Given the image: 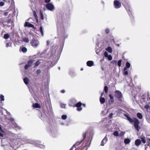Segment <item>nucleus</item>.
Segmentation results:
<instances>
[{
	"instance_id": "nucleus-24",
	"label": "nucleus",
	"mask_w": 150,
	"mask_h": 150,
	"mask_svg": "<svg viewBox=\"0 0 150 150\" xmlns=\"http://www.w3.org/2000/svg\"><path fill=\"white\" fill-rule=\"evenodd\" d=\"M10 35L8 34H5L4 35V38L5 39H7L10 37Z\"/></svg>"
},
{
	"instance_id": "nucleus-43",
	"label": "nucleus",
	"mask_w": 150,
	"mask_h": 150,
	"mask_svg": "<svg viewBox=\"0 0 150 150\" xmlns=\"http://www.w3.org/2000/svg\"><path fill=\"white\" fill-rule=\"evenodd\" d=\"M23 41L25 42H28V38H24L23 39Z\"/></svg>"
},
{
	"instance_id": "nucleus-28",
	"label": "nucleus",
	"mask_w": 150,
	"mask_h": 150,
	"mask_svg": "<svg viewBox=\"0 0 150 150\" xmlns=\"http://www.w3.org/2000/svg\"><path fill=\"white\" fill-rule=\"evenodd\" d=\"M29 27H31L34 29H35V27H34L33 25L29 23Z\"/></svg>"
},
{
	"instance_id": "nucleus-20",
	"label": "nucleus",
	"mask_w": 150,
	"mask_h": 150,
	"mask_svg": "<svg viewBox=\"0 0 150 150\" xmlns=\"http://www.w3.org/2000/svg\"><path fill=\"white\" fill-rule=\"evenodd\" d=\"M124 73L125 75H127L128 74V72L127 71V69L126 67L124 68Z\"/></svg>"
},
{
	"instance_id": "nucleus-64",
	"label": "nucleus",
	"mask_w": 150,
	"mask_h": 150,
	"mask_svg": "<svg viewBox=\"0 0 150 150\" xmlns=\"http://www.w3.org/2000/svg\"><path fill=\"white\" fill-rule=\"evenodd\" d=\"M111 102H113V100L112 99H111Z\"/></svg>"
},
{
	"instance_id": "nucleus-60",
	"label": "nucleus",
	"mask_w": 150,
	"mask_h": 150,
	"mask_svg": "<svg viewBox=\"0 0 150 150\" xmlns=\"http://www.w3.org/2000/svg\"><path fill=\"white\" fill-rule=\"evenodd\" d=\"M61 92L62 93H64L65 92V91L64 90H62L61 91Z\"/></svg>"
},
{
	"instance_id": "nucleus-26",
	"label": "nucleus",
	"mask_w": 150,
	"mask_h": 150,
	"mask_svg": "<svg viewBox=\"0 0 150 150\" xmlns=\"http://www.w3.org/2000/svg\"><path fill=\"white\" fill-rule=\"evenodd\" d=\"M33 14L35 19L37 20L38 18V16L35 11H34L33 12Z\"/></svg>"
},
{
	"instance_id": "nucleus-51",
	"label": "nucleus",
	"mask_w": 150,
	"mask_h": 150,
	"mask_svg": "<svg viewBox=\"0 0 150 150\" xmlns=\"http://www.w3.org/2000/svg\"><path fill=\"white\" fill-rule=\"evenodd\" d=\"M112 115H113V114L112 113H111V114H110L109 116V117L110 118H112Z\"/></svg>"
},
{
	"instance_id": "nucleus-46",
	"label": "nucleus",
	"mask_w": 150,
	"mask_h": 150,
	"mask_svg": "<svg viewBox=\"0 0 150 150\" xmlns=\"http://www.w3.org/2000/svg\"><path fill=\"white\" fill-rule=\"evenodd\" d=\"M4 4V3L3 2H0V6H3Z\"/></svg>"
},
{
	"instance_id": "nucleus-4",
	"label": "nucleus",
	"mask_w": 150,
	"mask_h": 150,
	"mask_svg": "<svg viewBox=\"0 0 150 150\" xmlns=\"http://www.w3.org/2000/svg\"><path fill=\"white\" fill-rule=\"evenodd\" d=\"M46 7L47 9L51 11L54 9V7L53 4L51 3L47 4L46 5Z\"/></svg>"
},
{
	"instance_id": "nucleus-35",
	"label": "nucleus",
	"mask_w": 150,
	"mask_h": 150,
	"mask_svg": "<svg viewBox=\"0 0 150 150\" xmlns=\"http://www.w3.org/2000/svg\"><path fill=\"white\" fill-rule=\"evenodd\" d=\"M108 112V111H106V110H103L102 111V114L103 115H105Z\"/></svg>"
},
{
	"instance_id": "nucleus-31",
	"label": "nucleus",
	"mask_w": 150,
	"mask_h": 150,
	"mask_svg": "<svg viewBox=\"0 0 150 150\" xmlns=\"http://www.w3.org/2000/svg\"><path fill=\"white\" fill-rule=\"evenodd\" d=\"M113 134L115 136H119V134L117 131H115L113 133Z\"/></svg>"
},
{
	"instance_id": "nucleus-22",
	"label": "nucleus",
	"mask_w": 150,
	"mask_h": 150,
	"mask_svg": "<svg viewBox=\"0 0 150 150\" xmlns=\"http://www.w3.org/2000/svg\"><path fill=\"white\" fill-rule=\"evenodd\" d=\"M141 139L142 141L144 144H145L146 143V141L145 140V137H142L141 138Z\"/></svg>"
},
{
	"instance_id": "nucleus-56",
	"label": "nucleus",
	"mask_w": 150,
	"mask_h": 150,
	"mask_svg": "<svg viewBox=\"0 0 150 150\" xmlns=\"http://www.w3.org/2000/svg\"><path fill=\"white\" fill-rule=\"evenodd\" d=\"M109 97L110 99H113V97L111 95H109Z\"/></svg>"
},
{
	"instance_id": "nucleus-12",
	"label": "nucleus",
	"mask_w": 150,
	"mask_h": 150,
	"mask_svg": "<svg viewBox=\"0 0 150 150\" xmlns=\"http://www.w3.org/2000/svg\"><path fill=\"white\" fill-rule=\"evenodd\" d=\"M21 50L22 52L24 53L26 52L27 51V49L25 47H21L20 48V50Z\"/></svg>"
},
{
	"instance_id": "nucleus-62",
	"label": "nucleus",
	"mask_w": 150,
	"mask_h": 150,
	"mask_svg": "<svg viewBox=\"0 0 150 150\" xmlns=\"http://www.w3.org/2000/svg\"><path fill=\"white\" fill-rule=\"evenodd\" d=\"M6 21H2V22H1V23L3 24L5 23H6Z\"/></svg>"
},
{
	"instance_id": "nucleus-7",
	"label": "nucleus",
	"mask_w": 150,
	"mask_h": 150,
	"mask_svg": "<svg viewBox=\"0 0 150 150\" xmlns=\"http://www.w3.org/2000/svg\"><path fill=\"white\" fill-rule=\"evenodd\" d=\"M116 96L118 98L120 99L122 97V94L121 92L118 91H116L115 92Z\"/></svg>"
},
{
	"instance_id": "nucleus-34",
	"label": "nucleus",
	"mask_w": 150,
	"mask_h": 150,
	"mask_svg": "<svg viewBox=\"0 0 150 150\" xmlns=\"http://www.w3.org/2000/svg\"><path fill=\"white\" fill-rule=\"evenodd\" d=\"M121 62H122L121 60H119L118 62V65L119 67H120L121 66Z\"/></svg>"
},
{
	"instance_id": "nucleus-55",
	"label": "nucleus",
	"mask_w": 150,
	"mask_h": 150,
	"mask_svg": "<svg viewBox=\"0 0 150 150\" xmlns=\"http://www.w3.org/2000/svg\"><path fill=\"white\" fill-rule=\"evenodd\" d=\"M8 12H5L4 13V15L5 16H6L8 15Z\"/></svg>"
},
{
	"instance_id": "nucleus-19",
	"label": "nucleus",
	"mask_w": 150,
	"mask_h": 150,
	"mask_svg": "<svg viewBox=\"0 0 150 150\" xmlns=\"http://www.w3.org/2000/svg\"><path fill=\"white\" fill-rule=\"evenodd\" d=\"M127 120L131 123L133 122L134 119H132L131 117L128 116L127 117Z\"/></svg>"
},
{
	"instance_id": "nucleus-27",
	"label": "nucleus",
	"mask_w": 150,
	"mask_h": 150,
	"mask_svg": "<svg viewBox=\"0 0 150 150\" xmlns=\"http://www.w3.org/2000/svg\"><path fill=\"white\" fill-rule=\"evenodd\" d=\"M40 32L42 36H43L44 35V33H43V31L42 28V26H40Z\"/></svg>"
},
{
	"instance_id": "nucleus-8",
	"label": "nucleus",
	"mask_w": 150,
	"mask_h": 150,
	"mask_svg": "<svg viewBox=\"0 0 150 150\" xmlns=\"http://www.w3.org/2000/svg\"><path fill=\"white\" fill-rule=\"evenodd\" d=\"M104 55L105 57H107L109 60H111L112 59V57L111 55H108V53L106 51L104 53Z\"/></svg>"
},
{
	"instance_id": "nucleus-5",
	"label": "nucleus",
	"mask_w": 150,
	"mask_h": 150,
	"mask_svg": "<svg viewBox=\"0 0 150 150\" xmlns=\"http://www.w3.org/2000/svg\"><path fill=\"white\" fill-rule=\"evenodd\" d=\"M121 4L120 2L117 0H115L114 2V6L116 8H120Z\"/></svg>"
},
{
	"instance_id": "nucleus-45",
	"label": "nucleus",
	"mask_w": 150,
	"mask_h": 150,
	"mask_svg": "<svg viewBox=\"0 0 150 150\" xmlns=\"http://www.w3.org/2000/svg\"><path fill=\"white\" fill-rule=\"evenodd\" d=\"M1 132H0V138H2L3 137H4V135L3 134H2Z\"/></svg>"
},
{
	"instance_id": "nucleus-15",
	"label": "nucleus",
	"mask_w": 150,
	"mask_h": 150,
	"mask_svg": "<svg viewBox=\"0 0 150 150\" xmlns=\"http://www.w3.org/2000/svg\"><path fill=\"white\" fill-rule=\"evenodd\" d=\"M24 83L27 85L28 84V78L26 77L23 79Z\"/></svg>"
},
{
	"instance_id": "nucleus-21",
	"label": "nucleus",
	"mask_w": 150,
	"mask_h": 150,
	"mask_svg": "<svg viewBox=\"0 0 150 150\" xmlns=\"http://www.w3.org/2000/svg\"><path fill=\"white\" fill-rule=\"evenodd\" d=\"M125 65V67L127 69V68H129L130 67V64L129 62H127L126 63Z\"/></svg>"
},
{
	"instance_id": "nucleus-3",
	"label": "nucleus",
	"mask_w": 150,
	"mask_h": 150,
	"mask_svg": "<svg viewBox=\"0 0 150 150\" xmlns=\"http://www.w3.org/2000/svg\"><path fill=\"white\" fill-rule=\"evenodd\" d=\"M134 127L137 130L139 131L140 129L139 126V122L138 120L136 118H134Z\"/></svg>"
},
{
	"instance_id": "nucleus-36",
	"label": "nucleus",
	"mask_w": 150,
	"mask_h": 150,
	"mask_svg": "<svg viewBox=\"0 0 150 150\" xmlns=\"http://www.w3.org/2000/svg\"><path fill=\"white\" fill-rule=\"evenodd\" d=\"M0 98L1 99V101H4V96L3 95H1L0 96Z\"/></svg>"
},
{
	"instance_id": "nucleus-59",
	"label": "nucleus",
	"mask_w": 150,
	"mask_h": 150,
	"mask_svg": "<svg viewBox=\"0 0 150 150\" xmlns=\"http://www.w3.org/2000/svg\"><path fill=\"white\" fill-rule=\"evenodd\" d=\"M3 1H4L6 2L8 1L9 3L10 2V1L9 0H3Z\"/></svg>"
},
{
	"instance_id": "nucleus-29",
	"label": "nucleus",
	"mask_w": 150,
	"mask_h": 150,
	"mask_svg": "<svg viewBox=\"0 0 150 150\" xmlns=\"http://www.w3.org/2000/svg\"><path fill=\"white\" fill-rule=\"evenodd\" d=\"M67 117V116L66 115H63L62 116V118L63 120H66Z\"/></svg>"
},
{
	"instance_id": "nucleus-32",
	"label": "nucleus",
	"mask_w": 150,
	"mask_h": 150,
	"mask_svg": "<svg viewBox=\"0 0 150 150\" xmlns=\"http://www.w3.org/2000/svg\"><path fill=\"white\" fill-rule=\"evenodd\" d=\"M104 91H105V92L106 93H107L108 92V87H107V86H105V87H104Z\"/></svg>"
},
{
	"instance_id": "nucleus-13",
	"label": "nucleus",
	"mask_w": 150,
	"mask_h": 150,
	"mask_svg": "<svg viewBox=\"0 0 150 150\" xmlns=\"http://www.w3.org/2000/svg\"><path fill=\"white\" fill-rule=\"evenodd\" d=\"M130 142V140L128 138L125 139L124 140V142L125 144H128Z\"/></svg>"
},
{
	"instance_id": "nucleus-47",
	"label": "nucleus",
	"mask_w": 150,
	"mask_h": 150,
	"mask_svg": "<svg viewBox=\"0 0 150 150\" xmlns=\"http://www.w3.org/2000/svg\"><path fill=\"white\" fill-rule=\"evenodd\" d=\"M33 60H30L29 61V63H28V64H29V66L30 65V64H32V63H33Z\"/></svg>"
},
{
	"instance_id": "nucleus-37",
	"label": "nucleus",
	"mask_w": 150,
	"mask_h": 150,
	"mask_svg": "<svg viewBox=\"0 0 150 150\" xmlns=\"http://www.w3.org/2000/svg\"><path fill=\"white\" fill-rule=\"evenodd\" d=\"M11 43L8 42L6 44V46L7 47H8L9 46H11Z\"/></svg>"
},
{
	"instance_id": "nucleus-53",
	"label": "nucleus",
	"mask_w": 150,
	"mask_h": 150,
	"mask_svg": "<svg viewBox=\"0 0 150 150\" xmlns=\"http://www.w3.org/2000/svg\"><path fill=\"white\" fill-rule=\"evenodd\" d=\"M74 147H76L75 144H74L73 146L71 147L70 150H73Z\"/></svg>"
},
{
	"instance_id": "nucleus-25",
	"label": "nucleus",
	"mask_w": 150,
	"mask_h": 150,
	"mask_svg": "<svg viewBox=\"0 0 150 150\" xmlns=\"http://www.w3.org/2000/svg\"><path fill=\"white\" fill-rule=\"evenodd\" d=\"M40 15L41 19L42 20H43L44 18V15L43 13L41 11H40Z\"/></svg>"
},
{
	"instance_id": "nucleus-44",
	"label": "nucleus",
	"mask_w": 150,
	"mask_h": 150,
	"mask_svg": "<svg viewBox=\"0 0 150 150\" xmlns=\"http://www.w3.org/2000/svg\"><path fill=\"white\" fill-rule=\"evenodd\" d=\"M24 25L25 27H28V22L26 21Z\"/></svg>"
},
{
	"instance_id": "nucleus-18",
	"label": "nucleus",
	"mask_w": 150,
	"mask_h": 150,
	"mask_svg": "<svg viewBox=\"0 0 150 150\" xmlns=\"http://www.w3.org/2000/svg\"><path fill=\"white\" fill-rule=\"evenodd\" d=\"M137 116L138 117L139 119H141L143 117V116L142 114L140 113H138L137 114Z\"/></svg>"
},
{
	"instance_id": "nucleus-54",
	"label": "nucleus",
	"mask_w": 150,
	"mask_h": 150,
	"mask_svg": "<svg viewBox=\"0 0 150 150\" xmlns=\"http://www.w3.org/2000/svg\"><path fill=\"white\" fill-rule=\"evenodd\" d=\"M109 31H110L109 30V29H106L105 30V32L107 33H108L109 32Z\"/></svg>"
},
{
	"instance_id": "nucleus-14",
	"label": "nucleus",
	"mask_w": 150,
	"mask_h": 150,
	"mask_svg": "<svg viewBox=\"0 0 150 150\" xmlns=\"http://www.w3.org/2000/svg\"><path fill=\"white\" fill-rule=\"evenodd\" d=\"M33 107L35 108H40V104L38 103H35L33 105Z\"/></svg>"
},
{
	"instance_id": "nucleus-10",
	"label": "nucleus",
	"mask_w": 150,
	"mask_h": 150,
	"mask_svg": "<svg viewBox=\"0 0 150 150\" xmlns=\"http://www.w3.org/2000/svg\"><path fill=\"white\" fill-rule=\"evenodd\" d=\"M141 143V141L139 139H137L135 141V144L136 146H139Z\"/></svg>"
},
{
	"instance_id": "nucleus-52",
	"label": "nucleus",
	"mask_w": 150,
	"mask_h": 150,
	"mask_svg": "<svg viewBox=\"0 0 150 150\" xmlns=\"http://www.w3.org/2000/svg\"><path fill=\"white\" fill-rule=\"evenodd\" d=\"M25 69H28V64H27L25 65Z\"/></svg>"
},
{
	"instance_id": "nucleus-50",
	"label": "nucleus",
	"mask_w": 150,
	"mask_h": 150,
	"mask_svg": "<svg viewBox=\"0 0 150 150\" xmlns=\"http://www.w3.org/2000/svg\"><path fill=\"white\" fill-rule=\"evenodd\" d=\"M86 132H85V133H83V137L84 139L85 138V137H86Z\"/></svg>"
},
{
	"instance_id": "nucleus-57",
	"label": "nucleus",
	"mask_w": 150,
	"mask_h": 150,
	"mask_svg": "<svg viewBox=\"0 0 150 150\" xmlns=\"http://www.w3.org/2000/svg\"><path fill=\"white\" fill-rule=\"evenodd\" d=\"M11 21V19H9L7 21V23L8 24Z\"/></svg>"
},
{
	"instance_id": "nucleus-23",
	"label": "nucleus",
	"mask_w": 150,
	"mask_h": 150,
	"mask_svg": "<svg viewBox=\"0 0 150 150\" xmlns=\"http://www.w3.org/2000/svg\"><path fill=\"white\" fill-rule=\"evenodd\" d=\"M81 105H82V103H81V102H79L77 103H76L75 105V106H76L77 107H81Z\"/></svg>"
},
{
	"instance_id": "nucleus-41",
	"label": "nucleus",
	"mask_w": 150,
	"mask_h": 150,
	"mask_svg": "<svg viewBox=\"0 0 150 150\" xmlns=\"http://www.w3.org/2000/svg\"><path fill=\"white\" fill-rule=\"evenodd\" d=\"M0 132L2 133H4V132L1 128V126L0 125Z\"/></svg>"
},
{
	"instance_id": "nucleus-42",
	"label": "nucleus",
	"mask_w": 150,
	"mask_h": 150,
	"mask_svg": "<svg viewBox=\"0 0 150 150\" xmlns=\"http://www.w3.org/2000/svg\"><path fill=\"white\" fill-rule=\"evenodd\" d=\"M125 134V133L123 132H121L120 133L119 135L120 136H122L123 135Z\"/></svg>"
},
{
	"instance_id": "nucleus-16",
	"label": "nucleus",
	"mask_w": 150,
	"mask_h": 150,
	"mask_svg": "<svg viewBox=\"0 0 150 150\" xmlns=\"http://www.w3.org/2000/svg\"><path fill=\"white\" fill-rule=\"evenodd\" d=\"M106 50L110 53H112V48L110 47H108L106 49Z\"/></svg>"
},
{
	"instance_id": "nucleus-17",
	"label": "nucleus",
	"mask_w": 150,
	"mask_h": 150,
	"mask_svg": "<svg viewBox=\"0 0 150 150\" xmlns=\"http://www.w3.org/2000/svg\"><path fill=\"white\" fill-rule=\"evenodd\" d=\"M100 101L101 104L104 103L105 102V99L103 98L100 97Z\"/></svg>"
},
{
	"instance_id": "nucleus-9",
	"label": "nucleus",
	"mask_w": 150,
	"mask_h": 150,
	"mask_svg": "<svg viewBox=\"0 0 150 150\" xmlns=\"http://www.w3.org/2000/svg\"><path fill=\"white\" fill-rule=\"evenodd\" d=\"M107 141V138L106 136H105L102 141L100 145L102 146H103L104 145V144L106 143Z\"/></svg>"
},
{
	"instance_id": "nucleus-2",
	"label": "nucleus",
	"mask_w": 150,
	"mask_h": 150,
	"mask_svg": "<svg viewBox=\"0 0 150 150\" xmlns=\"http://www.w3.org/2000/svg\"><path fill=\"white\" fill-rule=\"evenodd\" d=\"M31 45L35 48L37 47L39 45V41L35 38H33L31 41Z\"/></svg>"
},
{
	"instance_id": "nucleus-30",
	"label": "nucleus",
	"mask_w": 150,
	"mask_h": 150,
	"mask_svg": "<svg viewBox=\"0 0 150 150\" xmlns=\"http://www.w3.org/2000/svg\"><path fill=\"white\" fill-rule=\"evenodd\" d=\"M61 107L62 108H65L66 105V104L61 103L60 104Z\"/></svg>"
},
{
	"instance_id": "nucleus-63",
	"label": "nucleus",
	"mask_w": 150,
	"mask_h": 150,
	"mask_svg": "<svg viewBox=\"0 0 150 150\" xmlns=\"http://www.w3.org/2000/svg\"><path fill=\"white\" fill-rule=\"evenodd\" d=\"M113 40V37H111V39H110V40Z\"/></svg>"
},
{
	"instance_id": "nucleus-48",
	"label": "nucleus",
	"mask_w": 150,
	"mask_h": 150,
	"mask_svg": "<svg viewBox=\"0 0 150 150\" xmlns=\"http://www.w3.org/2000/svg\"><path fill=\"white\" fill-rule=\"evenodd\" d=\"M41 71L40 69H38L36 71V73L38 75L39 74L41 73Z\"/></svg>"
},
{
	"instance_id": "nucleus-38",
	"label": "nucleus",
	"mask_w": 150,
	"mask_h": 150,
	"mask_svg": "<svg viewBox=\"0 0 150 150\" xmlns=\"http://www.w3.org/2000/svg\"><path fill=\"white\" fill-rule=\"evenodd\" d=\"M150 106L149 105H146L144 106L145 108L146 109H150Z\"/></svg>"
},
{
	"instance_id": "nucleus-61",
	"label": "nucleus",
	"mask_w": 150,
	"mask_h": 150,
	"mask_svg": "<svg viewBox=\"0 0 150 150\" xmlns=\"http://www.w3.org/2000/svg\"><path fill=\"white\" fill-rule=\"evenodd\" d=\"M47 45H48L50 43V42L49 40H47Z\"/></svg>"
},
{
	"instance_id": "nucleus-40",
	"label": "nucleus",
	"mask_w": 150,
	"mask_h": 150,
	"mask_svg": "<svg viewBox=\"0 0 150 150\" xmlns=\"http://www.w3.org/2000/svg\"><path fill=\"white\" fill-rule=\"evenodd\" d=\"M107 121L106 118H103L101 120V121L102 122H105Z\"/></svg>"
},
{
	"instance_id": "nucleus-58",
	"label": "nucleus",
	"mask_w": 150,
	"mask_h": 150,
	"mask_svg": "<svg viewBox=\"0 0 150 150\" xmlns=\"http://www.w3.org/2000/svg\"><path fill=\"white\" fill-rule=\"evenodd\" d=\"M50 1V0H45V1L46 3H48Z\"/></svg>"
},
{
	"instance_id": "nucleus-11",
	"label": "nucleus",
	"mask_w": 150,
	"mask_h": 150,
	"mask_svg": "<svg viewBox=\"0 0 150 150\" xmlns=\"http://www.w3.org/2000/svg\"><path fill=\"white\" fill-rule=\"evenodd\" d=\"M87 65L89 67H91L93 64V61H88L87 63Z\"/></svg>"
},
{
	"instance_id": "nucleus-49",
	"label": "nucleus",
	"mask_w": 150,
	"mask_h": 150,
	"mask_svg": "<svg viewBox=\"0 0 150 150\" xmlns=\"http://www.w3.org/2000/svg\"><path fill=\"white\" fill-rule=\"evenodd\" d=\"M81 143V142H76V144H75V146H77L79 145V144H80Z\"/></svg>"
},
{
	"instance_id": "nucleus-1",
	"label": "nucleus",
	"mask_w": 150,
	"mask_h": 150,
	"mask_svg": "<svg viewBox=\"0 0 150 150\" xmlns=\"http://www.w3.org/2000/svg\"><path fill=\"white\" fill-rule=\"evenodd\" d=\"M29 143L33 144L34 146L41 149L45 148V146L42 144L40 141L30 140Z\"/></svg>"
},
{
	"instance_id": "nucleus-33",
	"label": "nucleus",
	"mask_w": 150,
	"mask_h": 150,
	"mask_svg": "<svg viewBox=\"0 0 150 150\" xmlns=\"http://www.w3.org/2000/svg\"><path fill=\"white\" fill-rule=\"evenodd\" d=\"M40 62L39 60L37 61L35 63V65L36 67L38 66L40 64Z\"/></svg>"
},
{
	"instance_id": "nucleus-6",
	"label": "nucleus",
	"mask_w": 150,
	"mask_h": 150,
	"mask_svg": "<svg viewBox=\"0 0 150 150\" xmlns=\"http://www.w3.org/2000/svg\"><path fill=\"white\" fill-rule=\"evenodd\" d=\"M76 103V100L74 99H72L70 100L69 105L70 106H74Z\"/></svg>"
},
{
	"instance_id": "nucleus-39",
	"label": "nucleus",
	"mask_w": 150,
	"mask_h": 150,
	"mask_svg": "<svg viewBox=\"0 0 150 150\" xmlns=\"http://www.w3.org/2000/svg\"><path fill=\"white\" fill-rule=\"evenodd\" d=\"M77 111H80L82 110V108L81 107H78L77 108Z\"/></svg>"
}]
</instances>
